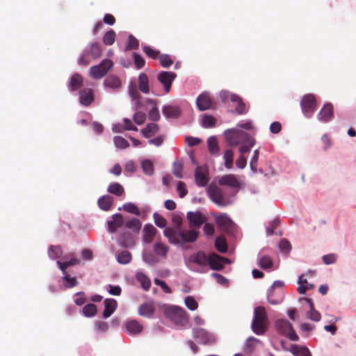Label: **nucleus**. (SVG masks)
Listing matches in <instances>:
<instances>
[{
  "mask_svg": "<svg viewBox=\"0 0 356 356\" xmlns=\"http://www.w3.org/2000/svg\"><path fill=\"white\" fill-rule=\"evenodd\" d=\"M216 222L220 228H228L232 223V220L226 213L214 215Z\"/></svg>",
  "mask_w": 356,
  "mask_h": 356,
  "instance_id": "nucleus-26",
  "label": "nucleus"
},
{
  "mask_svg": "<svg viewBox=\"0 0 356 356\" xmlns=\"http://www.w3.org/2000/svg\"><path fill=\"white\" fill-rule=\"evenodd\" d=\"M89 51L85 50L79 59V64L80 65L86 66L89 65L90 60L89 59Z\"/></svg>",
  "mask_w": 356,
  "mask_h": 356,
  "instance_id": "nucleus-60",
  "label": "nucleus"
},
{
  "mask_svg": "<svg viewBox=\"0 0 356 356\" xmlns=\"http://www.w3.org/2000/svg\"><path fill=\"white\" fill-rule=\"evenodd\" d=\"M117 261L121 264H127L131 261V254L127 250H123L118 254Z\"/></svg>",
  "mask_w": 356,
  "mask_h": 356,
  "instance_id": "nucleus-38",
  "label": "nucleus"
},
{
  "mask_svg": "<svg viewBox=\"0 0 356 356\" xmlns=\"http://www.w3.org/2000/svg\"><path fill=\"white\" fill-rule=\"evenodd\" d=\"M188 261L200 267H206L208 265V257L204 252L199 251L191 254L188 257Z\"/></svg>",
  "mask_w": 356,
  "mask_h": 356,
  "instance_id": "nucleus-14",
  "label": "nucleus"
},
{
  "mask_svg": "<svg viewBox=\"0 0 356 356\" xmlns=\"http://www.w3.org/2000/svg\"><path fill=\"white\" fill-rule=\"evenodd\" d=\"M142 168L144 172L147 175H151L154 172L152 163L149 160H145L142 163Z\"/></svg>",
  "mask_w": 356,
  "mask_h": 356,
  "instance_id": "nucleus-54",
  "label": "nucleus"
},
{
  "mask_svg": "<svg viewBox=\"0 0 356 356\" xmlns=\"http://www.w3.org/2000/svg\"><path fill=\"white\" fill-rule=\"evenodd\" d=\"M275 326L280 332L289 337L291 340L296 341L299 339L298 336L289 321L285 319L277 320L275 323Z\"/></svg>",
  "mask_w": 356,
  "mask_h": 356,
  "instance_id": "nucleus-6",
  "label": "nucleus"
},
{
  "mask_svg": "<svg viewBox=\"0 0 356 356\" xmlns=\"http://www.w3.org/2000/svg\"><path fill=\"white\" fill-rule=\"evenodd\" d=\"M268 318L266 309L259 306L254 308V317L251 324V328L257 335H263L267 330Z\"/></svg>",
  "mask_w": 356,
  "mask_h": 356,
  "instance_id": "nucleus-2",
  "label": "nucleus"
},
{
  "mask_svg": "<svg viewBox=\"0 0 356 356\" xmlns=\"http://www.w3.org/2000/svg\"><path fill=\"white\" fill-rule=\"evenodd\" d=\"M159 58L161 65L163 67H169L173 64L172 59L168 54H162L159 57Z\"/></svg>",
  "mask_w": 356,
  "mask_h": 356,
  "instance_id": "nucleus-51",
  "label": "nucleus"
},
{
  "mask_svg": "<svg viewBox=\"0 0 356 356\" xmlns=\"http://www.w3.org/2000/svg\"><path fill=\"white\" fill-rule=\"evenodd\" d=\"M219 184L221 186H229L233 188L239 186V182L234 175H226L222 176L219 180Z\"/></svg>",
  "mask_w": 356,
  "mask_h": 356,
  "instance_id": "nucleus-24",
  "label": "nucleus"
},
{
  "mask_svg": "<svg viewBox=\"0 0 356 356\" xmlns=\"http://www.w3.org/2000/svg\"><path fill=\"white\" fill-rule=\"evenodd\" d=\"M229 98L233 103L236 104L235 110L238 115H243L248 112V107L240 96L236 94H231Z\"/></svg>",
  "mask_w": 356,
  "mask_h": 356,
  "instance_id": "nucleus-17",
  "label": "nucleus"
},
{
  "mask_svg": "<svg viewBox=\"0 0 356 356\" xmlns=\"http://www.w3.org/2000/svg\"><path fill=\"white\" fill-rule=\"evenodd\" d=\"M63 280L65 281V286L67 288H72L77 285L78 282L75 277H71L68 275H65L63 276Z\"/></svg>",
  "mask_w": 356,
  "mask_h": 356,
  "instance_id": "nucleus-58",
  "label": "nucleus"
},
{
  "mask_svg": "<svg viewBox=\"0 0 356 356\" xmlns=\"http://www.w3.org/2000/svg\"><path fill=\"white\" fill-rule=\"evenodd\" d=\"M162 113L168 118H177L179 117L181 111L177 106L167 105L163 107Z\"/></svg>",
  "mask_w": 356,
  "mask_h": 356,
  "instance_id": "nucleus-25",
  "label": "nucleus"
},
{
  "mask_svg": "<svg viewBox=\"0 0 356 356\" xmlns=\"http://www.w3.org/2000/svg\"><path fill=\"white\" fill-rule=\"evenodd\" d=\"M97 203L101 209L104 211H108L113 205V198L108 195H104L99 198Z\"/></svg>",
  "mask_w": 356,
  "mask_h": 356,
  "instance_id": "nucleus-29",
  "label": "nucleus"
},
{
  "mask_svg": "<svg viewBox=\"0 0 356 356\" xmlns=\"http://www.w3.org/2000/svg\"><path fill=\"white\" fill-rule=\"evenodd\" d=\"M127 332L132 335H136L142 332L143 327L140 323L136 320L128 321L125 323Z\"/></svg>",
  "mask_w": 356,
  "mask_h": 356,
  "instance_id": "nucleus-19",
  "label": "nucleus"
},
{
  "mask_svg": "<svg viewBox=\"0 0 356 356\" xmlns=\"http://www.w3.org/2000/svg\"><path fill=\"white\" fill-rule=\"evenodd\" d=\"M89 54H91L93 59L99 58L102 54V47L99 43L94 42L90 46Z\"/></svg>",
  "mask_w": 356,
  "mask_h": 356,
  "instance_id": "nucleus-40",
  "label": "nucleus"
},
{
  "mask_svg": "<svg viewBox=\"0 0 356 356\" xmlns=\"http://www.w3.org/2000/svg\"><path fill=\"white\" fill-rule=\"evenodd\" d=\"M169 250V248L163 243L157 242L154 244V251L156 254L165 257Z\"/></svg>",
  "mask_w": 356,
  "mask_h": 356,
  "instance_id": "nucleus-36",
  "label": "nucleus"
},
{
  "mask_svg": "<svg viewBox=\"0 0 356 356\" xmlns=\"http://www.w3.org/2000/svg\"><path fill=\"white\" fill-rule=\"evenodd\" d=\"M104 311L103 316L106 318L110 317L117 308V301L112 298H106L104 301Z\"/></svg>",
  "mask_w": 356,
  "mask_h": 356,
  "instance_id": "nucleus-20",
  "label": "nucleus"
},
{
  "mask_svg": "<svg viewBox=\"0 0 356 356\" xmlns=\"http://www.w3.org/2000/svg\"><path fill=\"white\" fill-rule=\"evenodd\" d=\"M63 254L60 246L51 245L48 250V255L52 259L60 258Z\"/></svg>",
  "mask_w": 356,
  "mask_h": 356,
  "instance_id": "nucleus-39",
  "label": "nucleus"
},
{
  "mask_svg": "<svg viewBox=\"0 0 356 356\" xmlns=\"http://www.w3.org/2000/svg\"><path fill=\"white\" fill-rule=\"evenodd\" d=\"M215 246L218 251L225 253L227 251V244L224 238L218 237L215 241Z\"/></svg>",
  "mask_w": 356,
  "mask_h": 356,
  "instance_id": "nucleus-44",
  "label": "nucleus"
},
{
  "mask_svg": "<svg viewBox=\"0 0 356 356\" xmlns=\"http://www.w3.org/2000/svg\"><path fill=\"white\" fill-rule=\"evenodd\" d=\"M184 168V162L181 159L177 160L172 165V173L177 178H182V170Z\"/></svg>",
  "mask_w": 356,
  "mask_h": 356,
  "instance_id": "nucleus-37",
  "label": "nucleus"
},
{
  "mask_svg": "<svg viewBox=\"0 0 356 356\" xmlns=\"http://www.w3.org/2000/svg\"><path fill=\"white\" fill-rule=\"evenodd\" d=\"M133 57L134 60V64L136 67L139 70L144 67L145 64V61L143 58L137 53H133Z\"/></svg>",
  "mask_w": 356,
  "mask_h": 356,
  "instance_id": "nucleus-57",
  "label": "nucleus"
},
{
  "mask_svg": "<svg viewBox=\"0 0 356 356\" xmlns=\"http://www.w3.org/2000/svg\"><path fill=\"white\" fill-rule=\"evenodd\" d=\"M176 77L177 74L173 72L162 71L158 74L157 79L163 86L166 94L170 91L172 83Z\"/></svg>",
  "mask_w": 356,
  "mask_h": 356,
  "instance_id": "nucleus-9",
  "label": "nucleus"
},
{
  "mask_svg": "<svg viewBox=\"0 0 356 356\" xmlns=\"http://www.w3.org/2000/svg\"><path fill=\"white\" fill-rule=\"evenodd\" d=\"M159 131V127L156 123H148L141 129L142 135L147 138H149L156 135Z\"/></svg>",
  "mask_w": 356,
  "mask_h": 356,
  "instance_id": "nucleus-23",
  "label": "nucleus"
},
{
  "mask_svg": "<svg viewBox=\"0 0 356 356\" xmlns=\"http://www.w3.org/2000/svg\"><path fill=\"white\" fill-rule=\"evenodd\" d=\"M263 347V343L253 337H249L244 345L243 350L245 354L254 353L257 349Z\"/></svg>",
  "mask_w": 356,
  "mask_h": 356,
  "instance_id": "nucleus-13",
  "label": "nucleus"
},
{
  "mask_svg": "<svg viewBox=\"0 0 356 356\" xmlns=\"http://www.w3.org/2000/svg\"><path fill=\"white\" fill-rule=\"evenodd\" d=\"M316 104V98L313 94H307L302 97L300 102V106L305 117H312L315 111Z\"/></svg>",
  "mask_w": 356,
  "mask_h": 356,
  "instance_id": "nucleus-7",
  "label": "nucleus"
},
{
  "mask_svg": "<svg viewBox=\"0 0 356 356\" xmlns=\"http://www.w3.org/2000/svg\"><path fill=\"white\" fill-rule=\"evenodd\" d=\"M305 300L309 302L310 309L307 313V316L309 319L318 322L321 318V314L314 309V306L310 299L305 298Z\"/></svg>",
  "mask_w": 356,
  "mask_h": 356,
  "instance_id": "nucleus-31",
  "label": "nucleus"
},
{
  "mask_svg": "<svg viewBox=\"0 0 356 356\" xmlns=\"http://www.w3.org/2000/svg\"><path fill=\"white\" fill-rule=\"evenodd\" d=\"M104 86L113 90H118L121 88V81L115 75L111 74L108 76L104 82Z\"/></svg>",
  "mask_w": 356,
  "mask_h": 356,
  "instance_id": "nucleus-22",
  "label": "nucleus"
},
{
  "mask_svg": "<svg viewBox=\"0 0 356 356\" xmlns=\"http://www.w3.org/2000/svg\"><path fill=\"white\" fill-rule=\"evenodd\" d=\"M144 236L143 240L147 243L152 241L157 230L152 225H145L143 229Z\"/></svg>",
  "mask_w": 356,
  "mask_h": 356,
  "instance_id": "nucleus-27",
  "label": "nucleus"
},
{
  "mask_svg": "<svg viewBox=\"0 0 356 356\" xmlns=\"http://www.w3.org/2000/svg\"><path fill=\"white\" fill-rule=\"evenodd\" d=\"M273 266V261L268 256H262L259 260V266L263 269H267Z\"/></svg>",
  "mask_w": 356,
  "mask_h": 356,
  "instance_id": "nucleus-52",
  "label": "nucleus"
},
{
  "mask_svg": "<svg viewBox=\"0 0 356 356\" xmlns=\"http://www.w3.org/2000/svg\"><path fill=\"white\" fill-rule=\"evenodd\" d=\"M223 159L225 160V166L227 169H231L233 167L234 152L232 149H227L224 153Z\"/></svg>",
  "mask_w": 356,
  "mask_h": 356,
  "instance_id": "nucleus-41",
  "label": "nucleus"
},
{
  "mask_svg": "<svg viewBox=\"0 0 356 356\" xmlns=\"http://www.w3.org/2000/svg\"><path fill=\"white\" fill-rule=\"evenodd\" d=\"M193 335L195 339L204 344H212L216 341L214 335L203 328H194Z\"/></svg>",
  "mask_w": 356,
  "mask_h": 356,
  "instance_id": "nucleus-10",
  "label": "nucleus"
},
{
  "mask_svg": "<svg viewBox=\"0 0 356 356\" xmlns=\"http://www.w3.org/2000/svg\"><path fill=\"white\" fill-rule=\"evenodd\" d=\"M279 247L281 250L284 252H289L291 248L290 243L286 239H282L279 243Z\"/></svg>",
  "mask_w": 356,
  "mask_h": 356,
  "instance_id": "nucleus-64",
  "label": "nucleus"
},
{
  "mask_svg": "<svg viewBox=\"0 0 356 356\" xmlns=\"http://www.w3.org/2000/svg\"><path fill=\"white\" fill-rule=\"evenodd\" d=\"M154 313V307L153 304L145 302L141 305L138 308V314L145 317L149 318Z\"/></svg>",
  "mask_w": 356,
  "mask_h": 356,
  "instance_id": "nucleus-28",
  "label": "nucleus"
},
{
  "mask_svg": "<svg viewBox=\"0 0 356 356\" xmlns=\"http://www.w3.org/2000/svg\"><path fill=\"white\" fill-rule=\"evenodd\" d=\"M224 135L229 146L243 144L250 140V135L247 132L237 129H227Z\"/></svg>",
  "mask_w": 356,
  "mask_h": 356,
  "instance_id": "nucleus-4",
  "label": "nucleus"
},
{
  "mask_svg": "<svg viewBox=\"0 0 356 356\" xmlns=\"http://www.w3.org/2000/svg\"><path fill=\"white\" fill-rule=\"evenodd\" d=\"M164 314L176 325L181 326L187 324L188 321V316L186 312L177 306H166L164 308Z\"/></svg>",
  "mask_w": 356,
  "mask_h": 356,
  "instance_id": "nucleus-3",
  "label": "nucleus"
},
{
  "mask_svg": "<svg viewBox=\"0 0 356 356\" xmlns=\"http://www.w3.org/2000/svg\"><path fill=\"white\" fill-rule=\"evenodd\" d=\"M334 117L333 106L331 104H326L318 114V119L323 122H327Z\"/></svg>",
  "mask_w": 356,
  "mask_h": 356,
  "instance_id": "nucleus-16",
  "label": "nucleus"
},
{
  "mask_svg": "<svg viewBox=\"0 0 356 356\" xmlns=\"http://www.w3.org/2000/svg\"><path fill=\"white\" fill-rule=\"evenodd\" d=\"M107 191L117 196H121L124 193L123 186L117 182L111 183L108 186Z\"/></svg>",
  "mask_w": 356,
  "mask_h": 356,
  "instance_id": "nucleus-34",
  "label": "nucleus"
},
{
  "mask_svg": "<svg viewBox=\"0 0 356 356\" xmlns=\"http://www.w3.org/2000/svg\"><path fill=\"white\" fill-rule=\"evenodd\" d=\"M291 351L295 356H311L309 350L305 346L292 345Z\"/></svg>",
  "mask_w": 356,
  "mask_h": 356,
  "instance_id": "nucleus-32",
  "label": "nucleus"
},
{
  "mask_svg": "<svg viewBox=\"0 0 356 356\" xmlns=\"http://www.w3.org/2000/svg\"><path fill=\"white\" fill-rule=\"evenodd\" d=\"M113 140L118 148L126 149L129 146L128 141L122 136H115Z\"/></svg>",
  "mask_w": 356,
  "mask_h": 356,
  "instance_id": "nucleus-49",
  "label": "nucleus"
},
{
  "mask_svg": "<svg viewBox=\"0 0 356 356\" xmlns=\"http://www.w3.org/2000/svg\"><path fill=\"white\" fill-rule=\"evenodd\" d=\"M216 118L211 115H204L202 117V125L204 128L214 127L216 125Z\"/></svg>",
  "mask_w": 356,
  "mask_h": 356,
  "instance_id": "nucleus-45",
  "label": "nucleus"
},
{
  "mask_svg": "<svg viewBox=\"0 0 356 356\" xmlns=\"http://www.w3.org/2000/svg\"><path fill=\"white\" fill-rule=\"evenodd\" d=\"M115 32L113 30H110L104 35L102 40L105 45H111L114 43L115 40Z\"/></svg>",
  "mask_w": 356,
  "mask_h": 356,
  "instance_id": "nucleus-43",
  "label": "nucleus"
},
{
  "mask_svg": "<svg viewBox=\"0 0 356 356\" xmlns=\"http://www.w3.org/2000/svg\"><path fill=\"white\" fill-rule=\"evenodd\" d=\"M154 283L156 285L161 286L162 290L165 293H172L171 289L168 286V284H166L165 282H164L161 280H159L158 278H156V279H154Z\"/></svg>",
  "mask_w": 356,
  "mask_h": 356,
  "instance_id": "nucleus-63",
  "label": "nucleus"
},
{
  "mask_svg": "<svg viewBox=\"0 0 356 356\" xmlns=\"http://www.w3.org/2000/svg\"><path fill=\"white\" fill-rule=\"evenodd\" d=\"M185 304H186V306L190 310H192V311L195 310L198 307V304H197V301L191 296H187L185 298Z\"/></svg>",
  "mask_w": 356,
  "mask_h": 356,
  "instance_id": "nucleus-59",
  "label": "nucleus"
},
{
  "mask_svg": "<svg viewBox=\"0 0 356 356\" xmlns=\"http://www.w3.org/2000/svg\"><path fill=\"white\" fill-rule=\"evenodd\" d=\"M124 223V219L120 213H115L113 216V220L108 222V229L111 233L116 232L118 227L122 226Z\"/></svg>",
  "mask_w": 356,
  "mask_h": 356,
  "instance_id": "nucleus-21",
  "label": "nucleus"
},
{
  "mask_svg": "<svg viewBox=\"0 0 356 356\" xmlns=\"http://www.w3.org/2000/svg\"><path fill=\"white\" fill-rule=\"evenodd\" d=\"M155 225L160 227L164 228L167 225V220L158 213H154L153 215Z\"/></svg>",
  "mask_w": 356,
  "mask_h": 356,
  "instance_id": "nucleus-50",
  "label": "nucleus"
},
{
  "mask_svg": "<svg viewBox=\"0 0 356 356\" xmlns=\"http://www.w3.org/2000/svg\"><path fill=\"white\" fill-rule=\"evenodd\" d=\"M198 108L200 111L209 109L212 106L213 102L208 92H204L198 96L196 100Z\"/></svg>",
  "mask_w": 356,
  "mask_h": 356,
  "instance_id": "nucleus-15",
  "label": "nucleus"
},
{
  "mask_svg": "<svg viewBox=\"0 0 356 356\" xmlns=\"http://www.w3.org/2000/svg\"><path fill=\"white\" fill-rule=\"evenodd\" d=\"M97 311V306L92 303L87 304L82 309L83 315L87 317L94 316L96 314Z\"/></svg>",
  "mask_w": 356,
  "mask_h": 356,
  "instance_id": "nucleus-42",
  "label": "nucleus"
},
{
  "mask_svg": "<svg viewBox=\"0 0 356 356\" xmlns=\"http://www.w3.org/2000/svg\"><path fill=\"white\" fill-rule=\"evenodd\" d=\"M187 219L189 227L191 229L190 230H186L182 227L181 220L179 218L174 219L175 225L173 227H165L163 234L170 243L178 245L195 242L199 236V232L193 228H200L207 220V217L200 211L188 212Z\"/></svg>",
  "mask_w": 356,
  "mask_h": 356,
  "instance_id": "nucleus-1",
  "label": "nucleus"
},
{
  "mask_svg": "<svg viewBox=\"0 0 356 356\" xmlns=\"http://www.w3.org/2000/svg\"><path fill=\"white\" fill-rule=\"evenodd\" d=\"M207 145L209 151L211 154H216L218 153L220 148L218 144V140L216 137H209L207 139Z\"/></svg>",
  "mask_w": 356,
  "mask_h": 356,
  "instance_id": "nucleus-35",
  "label": "nucleus"
},
{
  "mask_svg": "<svg viewBox=\"0 0 356 356\" xmlns=\"http://www.w3.org/2000/svg\"><path fill=\"white\" fill-rule=\"evenodd\" d=\"M83 85V78L79 74H74L72 76L69 83V88L72 91L77 90L81 88Z\"/></svg>",
  "mask_w": 356,
  "mask_h": 356,
  "instance_id": "nucleus-30",
  "label": "nucleus"
},
{
  "mask_svg": "<svg viewBox=\"0 0 356 356\" xmlns=\"http://www.w3.org/2000/svg\"><path fill=\"white\" fill-rule=\"evenodd\" d=\"M138 86L140 91L143 93H148L149 92V79L147 76L141 73L138 76Z\"/></svg>",
  "mask_w": 356,
  "mask_h": 356,
  "instance_id": "nucleus-33",
  "label": "nucleus"
},
{
  "mask_svg": "<svg viewBox=\"0 0 356 356\" xmlns=\"http://www.w3.org/2000/svg\"><path fill=\"white\" fill-rule=\"evenodd\" d=\"M138 280L141 283L142 287L145 290L148 291L151 286V282L149 279L143 274L138 275Z\"/></svg>",
  "mask_w": 356,
  "mask_h": 356,
  "instance_id": "nucleus-53",
  "label": "nucleus"
},
{
  "mask_svg": "<svg viewBox=\"0 0 356 356\" xmlns=\"http://www.w3.org/2000/svg\"><path fill=\"white\" fill-rule=\"evenodd\" d=\"M94 100L92 90L90 88H85L79 92L80 103L85 106H88Z\"/></svg>",
  "mask_w": 356,
  "mask_h": 356,
  "instance_id": "nucleus-18",
  "label": "nucleus"
},
{
  "mask_svg": "<svg viewBox=\"0 0 356 356\" xmlns=\"http://www.w3.org/2000/svg\"><path fill=\"white\" fill-rule=\"evenodd\" d=\"M139 42L138 40L132 35L129 36L128 44L126 47V50L130 49H136L138 48Z\"/></svg>",
  "mask_w": 356,
  "mask_h": 356,
  "instance_id": "nucleus-56",
  "label": "nucleus"
},
{
  "mask_svg": "<svg viewBox=\"0 0 356 356\" xmlns=\"http://www.w3.org/2000/svg\"><path fill=\"white\" fill-rule=\"evenodd\" d=\"M126 227L135 232H138L141 228V223L138 219L134 218L126 222Z\"/></svg>",
  "mask_w": 356,
  "mask_h": 356,
  "instance_id": "nucleus-46",
  "label": "nucleus"
},
{
  "mask_svg": "<svg viewBox=\"0 0 356 356\" xmlns=\"http://www.w3.org/2000/svg\"><path fill=\"white\" fill-rule=\"evenodd\" d=\"M145 120L146 115L143 112H136L134 115V120L138 125L143 124L145 122Z\"/></svg>",
  "mask_w": 356,
  "mask_h": 356,
  "instance_id": "nucleus-61",
  "label": "nucleus"
},
{
  "mask_svg": "<svg viewBox=\"0 0 356 356\" xmlns=\"http://www.w3.org/2000/svg\"><path fill=\"white\" fill-rule=\"evenodd\" d=\"M148 118L152 121H158L160 119V113L158 108L154 106L148 113Z\"/></svg>",
  "mask_w": 356,
  "mask_h": 356,
  "instance_id": "nucleus-62",
  "label": "nucleus"
},
{
  "mask_svg": "<svg viewBox=\"0 0 356 356\" xmlns=\"http://www.w3.org/2000/svg\"><path fill=\"white\" fill-rule=\"evenodd\" d=\"M241 145H242L238 148V151L240 152L241 155H243V154L250 151L251 148L254 145V140L250 137V140Z\"/></svg>",
  "mask_w": 356,
  "mask_h": 356,
  "instance_id": "nucleus-48",
  "label": "nucleus"
},
{
  "mask_svg": "<svg viewBox=\"0 0 356 356\" xmlns=\"http://www.w3.org/2000/svg\"><path fill=\"white\" fill-rule=\"evenodd\" d=\"M195 184L199 187L207 186L209 182V171L205 166H197L195 170Z\"/></svg>",
  "mask_w": 356,
  "mask_h": 356,
  "instance_id": "nucleus-11",
  "label": "nucleus"
},
{
  "mask_svg": "<svg viewBox=\"0 0 356 356\" xmlns=\"http://www.w3.org/2000/svg\"><path fill=\"white\" fill-rule=\"evenodd\" d=\"M208 194L210 199L220 207H226L229 202L225 198L223 192L216 186H210L208 188Z\"/></svg>",
  "mask_w": 356,
  "mask_h": 356,
  "instance_id": "nucleus-8",
  "label": "nucleus"
},
{
  "mask_svg": "<svg viewBox=\"0 0 356 356\" xmlns=\"http://www.w3.org/2000/svg\"><path fill=\"white\" fill-rule=\"evenodd\" d=\"M143 51L145 53V54L153 59H155L159 56L160 51L159 50L152 49L149 46H144L143 47Z\"/></svg>",
  "mask_w": 356,
  "mask_h": 356,
  "instance_id": "nucleus-47",
  "label": "nucleus"
},
{
  "mask_svg": "<svg viewBox=\"0 0 356 356\" xmlns=\"http://www.w3.org/2000/svg\"><path fill=\"white\" fill-rule=\"evenodd\" d=\"M113 66V61L110 59L105 58L99 65L90 67V74L95 79H101L107 74Z\"/></svg>",
  "mask_w": 356,
  "mask_h": 356,
  "instance_id": "nucleus-5",
  "label": "nucleus"
},
{
  "mask_svg": "<svg viewBox=\"0 0 356 356\" xmlns=\"http://www.w3.org/2000/svg\"><path fill=\"white\" fill-rule=\"evenodd\" d=\"M229 263V259L220 257L216 254H212L208 257V265L212 270H220L224 268L225 264Z\"/></svg>",
  "mask_w": 356,
  "mask_h": 356,
  "instance_id": "nucleus-12",
  "label": "nucleus"
},
{
  "mask_svg": "<svg viewBox=\"0 0 356 356\" xmlns=\"http://www.w3.org/2000/svg\"><path fill=\"white\" fill-rule=\"evenodd\" d=\"M123 209L128 213H133L135 215H140V211L138 208L133 203H127L123 205Z\"/></svg>",
  "mask_w": 356,
  "mask_h": 356,
  "instance_id": "nucleus-55",
  "label": "nucleus"
}]
</instances>
